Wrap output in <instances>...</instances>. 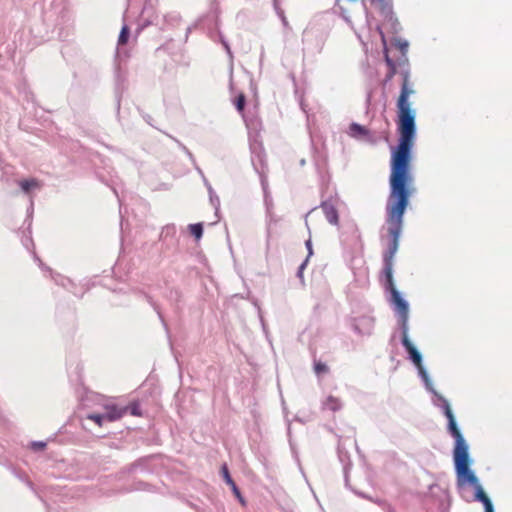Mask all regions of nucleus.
<instances>
[{
    "label": "nucleus",
    "instance_id": "obj_1",
    "mask_svg": "<svg viewBox=\"0 0 512 512\" xmlns=\"http://www.w3.org/2000/svg\"><path fill=\"white\" fill-rule=\"evenodd\" d=\"M415 90L410 76H403L400 95L397 99L398 145L392 149L390 158L389 195L386 202V222L391 241L383 254L382 270L386 288L391 293L392 301L400 317L402 332L407 327L408 305L401 298L393 282V261L399 247L403 216L411 196L415 192V177L412 173V150L415 145V110L410 103V96Z\"/></svg>",
    "mask_w": 512,
    "mask_h": 512
},
{
    "label": "nucleus",
    "instance_id": "obj_2",
    "mask_svg": "<svg viewBox=\"0 0 512 512\" xmlns=\"http://www.w3.org/2000/svg\"><path fill=\"white\" fill-rule=\"evenodd\" d=\"M407 332H408V328H405V331L402 332V344H403L404 348L406 349V352L409 354L412 362L419 369L421 376L426 378L427 375H426V371L424 370V368L422 366L421 355L417 351V349L414 347V345L411 343L410 339L408 338Z\"/></svg>",
    "mask_w": 512,
    "mask_h": 512
},
{
    "label": "nucleus",
    "instance_id": "obj_3",
    "mask_svg": "<svg viewBox=\"0 0 512 512\" xmlns=\"http://www.w3.org/2000/svg\"><path fill=\"white\" fill-rule=\"evenodd\" d=\"M103 409L107 422H115V420L122 418L128 412V407L118 406L114 401L103 403Z\"/></svg>",
    "mask_w": 512,
    "mask_h": 512
},
{
    "label": "nucleus",
    "instance_id": "obj_4",
    "mask_svg": "<svg viewBox=\"0 0 512 512\" xmlns=\"http://www.w3.org/2000/svg\"><path fill=\"white\" fill-rule=\"evenodd\" d=\"M322 211L325 214V217L328 222L332 224H338L339 223V214L337 209L334 207L333 204L330 203H323L321 205Z\"/></svg>",
    "mask_w": 512,
    "mask_h": 512
},
{
    "label": "nucleus",
    "instance_id": "obj_5",
    "mask_svg": "<svg viewBox=\"0 0 512 512\" xmlns=\"http://www.w3.org/2000/svg\"><path fill=\"white\" fill-rule=\"evenodd\" d=\"M20 186L24 192L28 193L32 189H37V187H40L41 183L36 180V178H30L29 180L20 181Z\"/></svg>",
    "mask_w": 512,
    "mask_h": 512
},
{
    "label": "nucleus",
    "instance_id": "obj_6",
    "mask_svg": "<svg viewBox=\"0 0 512 512\" xmlns=\"http://www.w3.org/2000/svg\"><path fill=\"white\" fill-rule=\"evenodd\" d=\"M349 129L350 134L353 137H365L369 134L368 130L363 126H360L359 123H352Z\"/></svg>",
    "mask_w": 512,
    "mask_h": 512
},
{
    "label": "nucleus",
    "instance_id": "obj_7",
    "mask_svg": "<svg viewBox=\"0 0 512 512\" xmlns=\"http://www.w3.org/2000/svg\"><path fill=\"white\" fill-rule=\"evenodd\" d=\"M341 407V403L338 398H335V396L330 395L327 397V399L324 402V408L331 411H337Z\"/></svg>",
    "mask_w": 512,
    "mask_h": 512
},
{
    "label": "nucleus",
    "instance_id": "obj_8",
    "mask_svg": "<svg viewBox=\"0 0 512 512\" xmlns=\"http://www.w3.org/2000/svg\"><path fill=\"white\" fill-rule=\"evenodd\" d=\"M189 231L196 240H200L203 236L204 227L202 223H194L189 225Z\"/></svg>",
    "mask_w": 512,
    "mask_h": 512
},
{
    "label": "nucleus",
    "instance_id": "obj_9",
    "mask_svg": "<svg viewBox=\"0 0 512 512\" xmlns=\"http://www.w3.org/2000/svg\"><path fill=\"white\" fill-rule=\"evenodd\" d=\"M313 369L318 376L325 375V373L329 372L327 364L321 361H315Z\"/></svg>",
    "mask_w": 512,
    "mask_h": 512
},
{
    "label": "nucleus",
    "instance_id": "obj_10",
    "mask_svg": "<svg viewBox=\"0 0 512 512\" xmlns=\"http://www.w3.org/2000/svg\"><path fill=\"white\" fill-rule=\"evenodd\" d=\"M234 105L238 112L243 113L245 109V96L242 92L239 93L234 99Z\"/></svg>",
    "mask_w": 512,
    "mask_h": 512
},
{
    "label": "nucleus",
    "instance_id": "obj_11",
    "mask_svg": "<svg viewBox=\"0 0 512 512\" xmlns=\"http://www.w3.org/2000/svg\"><path fill=\"white\" fill-rule=\"evenodd\" d=\"M128 41H129V27L123 26L122 30L120 32V35L118 37V44L124 45V44L128 43Z\"/></svg>",
    "mask_w": 512,
    "mask_h": 512
},
{
    "label": "nucleus",
    "instance_id": "obj_12",
    "mask_svg": "<svg viewBox=\"0 0 512 512\" xmlns=\"http://www.w3.org/2000/svg\"><path fill=\"white\" fill-rule=\"evenodd\" d=\"M88 419L92 420L95 424L99 426H103V422L105 419V413L98 414V413H92L87 416Z\"/></svg>",
    "mask_w": 512,
    "mask_h": 512
},
{
    "label": "nucleus",
    "instance_id": "obj_13",
    "mask_svg": "<svg viewBox=\"0 0 512 512\" xmlns=\"http://www.w3.org/2000/svg\"><path fill=\"white\" fill-rule=\"evenodd\" d=\"M127 407H128V411L130 410V414L131 415H133V416H140L141 415L139 404L137 402H132Z\"/></svg>",
    "mask_w": 512,
    "mask_h": 512
},
{
    "label": "nucleus",
    "instance_id": "obj_14",
    "mask_svg": "<svg viewBox=\"0 0 512 512\" xmlns=\"http://www.w3.org/2000/svg\"><path fill=\"white\" fill-rule=\"evenodd\" d=\"M222 473H223V477H224L225 481L227 482V484L228 485L232 484L233 479H232L231 474L225 464L222 466Z\"/></svg>",
    "mask_w": 512,
    "mask_h": 512
},
{
    "label": "nucleus",
    "instance_id": "obj_15",
    "mask_svg": "<svg viewBox=\"0 0 512 512\" xmlns=\"http://www.w3.org/2000/svg\"><path fill=\"white\" fill-rule=\"evenodd\" d=\"M229 486L231 487V489H232L233 493H234L236 496H238V498L240 499V501H241V502H243V500H242V496H241V493H240V491H239L238 487L236 486V484H235V481H234V480H232V484H229Z\"/></svg>",
    "mask_w": 512,
    "mask_h": 512
},
{
    "label": "nucleus",
    "instance_id": "obj_16",
    "mask_svg": "<svg viewBox=\"0 0 512 512\" xmlns=\"http://www.w3.org/2000/svg\"><path fill=\"white\" fill-rule=\"evenodd\" d=\"M307 262H308V258H306L304 260V262H302L300 264L299 268H298V277L301 278V279L303 278V271H304V269L306 267Z\"/></svg>",
    "mask_w": 512,
    "mask_h": 512
},
{
    "label": "nucleus",
    "instance_id": "obj_17",
    "mask_svg": "<svg viewBox=\"0 0 512 512\" xmlns=\"http://www.w3.org/2000/svg\"><path fill=\"white\" fill-rule=\"evenodd\" d=\"M386 62H387V64H388L389 66H391V68H392V72L388 75V79H391V78H392V76H393V75H394V73H395L394 66H393V63H392L391 59H389L388 57H386Z\"/></svg>",
    "mask_w": 512,
    "mask_h": 512
},
{
    "label": "nucleus",
    "instance_id": "obj_18",
    "mask_svg": "<svg viewBox=\"0 0 512 512\" xmlns=\"http://www.w3.org/2000/svg\"><path fill=\"white\" fill-rule=\"evenodd\" d=\"M306 246L308 248V256L307 257H309L310 255L313 254V247H312L311 239L307 240Z\"/></svg>",
    "mask_w": 512,
    "mask_h": 512
},
{
    "label": "nucleus",
    "instance_id": "obj_19",
    "mask_svg": "<svg viewBox=\"0 0 512 512\" xmlns=\"http://www.w3.org/2000/svg\"><path fill=\"white\" fill-rule=\"evenodd\" d=\"M45 443L44 442H34L33 443V447L35 449H43L45 447Z\"/></svg>",
    "mask_w": 512,
    "mask_h": 512
},
{
    "label": "nucleus",
    "instance_id": "obj_20",
    "mask_svg": "<svg viewBox=\"0 0 512 512\" xmlns=\"http://www.w3.org/2000/svg\"><path fill=\"white\" fill-rule=\"evenodd\" d=\"M351 2H356L357 0H350ZM380 2H382L383 0H379Z\"/></svg>",
    "mask_w": 512,
    "mask_h": 512
}]
</instances>
